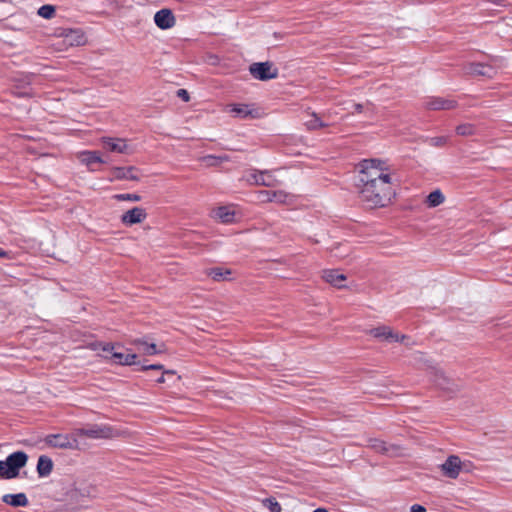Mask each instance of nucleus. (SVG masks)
<instances>
[{"mask_svg":"<svg viewBox=\"0 0 512 512\" xmlns=\"http://www.w3.org/2000/svg\"><path fill=\"white\" fill-rule=\"evenodd\" d=\"M231 271L221 267H215L207 270V275L210 276L214 281H225L229 279Z\"/></svg>","mask_w":512,"mask_h":512,"instance_id":"obj_30","label":"nucleus"},{"mask_svg":"<svg viewBox=\"0 0 512 512\" xmlns=\"http://www.w3.org/2000/svg\"><path fill=\"white\" fill-rule=\"evenodd\" d=\"M177 96L181 98L183 101L188 102L190 100V96L187 90L179 89L177 91Z\"/></svg>","mask_w":512,"mask_h":512,"instance_id":"obj_39","label":"nucleus"},{"mask_svg":"<svg viewBox=\"0 0 512 512\" xmlns=\"http://www.w3.org/2000/svg\"><path fill=\"white\" fill-rule=\"evenodd\" d=\"M28 461V456L23 451H17L10 454L6 460L0 461V477L3 479H12L19 475V470L23 468Z\"/></svg>","mask_w":512,"mask_h":512,"instance_id":"obj_3","label":"nucleus"},{"mask_svg":"<svg viewBox=\"0 0 512 512\" xmlns=\"http://www.w3.org/2000/svg\"><path fill=\"white\" fill-rule=\"evenodd\" d=\"M335 256H336V257H344L345 255H344V254H342V253H337V252H336V253H335Z\"/></svg>","mask_w":512,"mask_h":512,"instance_id":"obj_47","label":"nucleus"},{"mask_svg":"<svg viewBox=\"0 0 512 512\" xmlns=\"http://www.w3.org/2000/svg\"><path fill=\"white\" fill-rule=\"evenodd\" d=\"M445 200L444 195L440 190L431 192L426 199V203L429 207H437L441 205Z\"/></svg>","mask_w":512,"mask_h":512,"instance_id":"obj_32","label":"nucleus"},{"mask_svg":"<svg viewBox=\"0 0 512 512\" xmlns=\"http://www.w3.org/2000/svg\"><path fill=\"white\" fill-rule=\"evenodd\" d=\"M132 344L138 345L142 347V352L145 355H155L159 353H163L165 351L164 345L160 346L159 348L154 343H148L145 340L142 339H135L132 341Z\"/></svg>","mask_w":512,"mask_h":512,"instance_id":"obj_24","label":"nucleus"},{"mask_svg":"<svg viewBox=\"0 0 512 512\" xmlns=\"http://www.w3.org/2000/svg\"><path fill=\"white\" fill-rule=\"evenodd\" d=\"M369 334L374 338L388 342H403L406 339L405 335H400L388 326H379L373 328L369 330Z\"/></svg>","mask_w":512,"mask_h":512,"instance_id":"obj_9","label":"nucleus"},{"mask_svg":"<svg viewBox=\"0 0 512 512\" xmlns=\"http://www.w3.org/2000/svg\"><path fill=\"white\" fill-rule=\"evenodd\" d=\"M164 375H165V374H164V373H162V375H161L159 378H157V379H156V381H157L158 383H164V382H165V377H164Z\"/></svg>","mask_w":512,"mask_h":512,"instance_id":"obj_43","label":"nucleus"},{"mask_svg":"<svg viewBox=\"0 0 512 512\" xmlns=\"http://www.w3.org/2000/svg\"><path fill=\"white\" fill-rule=\"evenodd\" d=\"M313 512H328V511L324 508H318V509L314 510Z\"/></svg>","mask_w":512,"mask_h":512,"instance_id":"obj_46","label":"nucleus"},{"mask_svg":"<svg viewBox=\"0 0 512 512\" xmlns=\"http://www.w3.org/2000/svg\"><path fill=\"white\" fill-rule=\"evenodd\" d=\"M200 161L207 167L219 166L220 164L229 161L228 155H206L200 158Z\"/></svg>","mask_w":512,"mask_h":512,"instance_id":"obj_29","label":"nucleus"},{"mask_svg":"<svg viewBox=\"0 0 512 512\" xmlns=\"http://www.w3.org/2000/svg\"><path fill=\"white\" fill-rule=\"evenodd\" d=\"M102 142L104 144V147L111 152L121 154H131L133 152L130 145H128L126 140L124 139L104 137L102 138Z\"/></svg>","mask_w":512,"mask_h":512,"instance_id":"obj_12","label":"nucleus"},{"mask_svg":"<svg viewBox=\"0 0 512 512\" xmlns=\"http://www.w3.org/2000/svg\"><path fill=\"white\" fill-rule=\"evenodd\" d=\"M7 257V252L4 251L2 248H0V258H5Z\"/></svg>","mask_w":512,"mask_h":512,"instance_id":"obj_44","label":"nucleus"},{"mask_svg":"<svg viewBox=\"0 0 512 512\" xmlns=\"http://www.w3.org/2000/svg\"><path fill=\"white\" fill-rule=\"evenodd\" d=\"M2 501L13 507H25L28 505L27 496L24 493L5 494Z\"/></svg>","mask_w":512,"mask_h":512,"instance_id":"obj_23","label":"nucleus"},{"mask_svg":"<svg viewBox=\"0 0 512 512\" xmlns=\"http://www.w3.org/2000/svg\"><path fill=\"white\" fill-rule=\"evenodd\" d=\"M44 442L51 448L73 450L79 448V441L76 438L75 430L71 434H49L44 438Z\"/></svg>","mask_w":512,"mask_h":512,"instance_id":"obj_5","label":"nucleus"},{"mask_svg":"<svg viewBox=\"0 0 512 512\" xmlns=\"http://www.w3.org/2000/svg\"><path fill=\"white\" fill-rule=\"evenodd\" d=\"M464 70L469 75L486 77H492L494 72L492 67L481 63H469L464 67Z\"/></svg>","mask_w":512,"mask_h":512,"instance_id":"obj_16","label":"nucleus"},{"mask_svg":"<svg viewBox=\"0 0 512 512\" xmlns=\"http://www.w3.org/2000/svg\"><path fill=\"white\" fill-rule=\"evenodd\" d=\"M267 502L269 503L268 507L271 512H281V506L277 501L274 499H267Z\"/></svg>","mask_w":512,"mask_h":512,"instance_id":"obj_36","label":"nucleus"},{"mask_svg":"<svg viewBox=\"0 0 512 512\" xmlns=\"http://www.w3.org/2000/svg\"><path fill=\"white\" fill-rule=\"evenodd\" d=\"M464 463L457 455H450L441 465L440 470L442 474L450 479H456L462 470Z\"/></svg>","mask_w":512,"mask_h":512,"instance_id":"obj_7","label":"nucleus"},{"mask_svg":"<svg viewBox=\"0 0 512 512\" xmlns=\"http://www.w3.org/2000/svg\"><path fill=\"white\" fill-rule=\"evenodd\" d=\"M274 191L264 190L259 193V198L263 202H272L269 198H273L272 194Z\"/></svg>","mask_w":512,"mask_h":512,"instance_id":"obj_37","label":"nucleus"},{"mask_svg":"<svg viewBox=\"0 0 512 512\" xmlns=\"http://www.w3.org/2000/svg\"><path fill=\"white\" fill-rule=\"evenodd\" d=\"M147 218V213L145 209L141 207H134L121 216V222L125 226H132L135 224L142 223Z\"/></svg>","mask_w":512,"mask_h":512,"instance_id":"obj_13","label":"nucleus"},{"mask_svg":"<svg viewBox=\"0 0 512 512\" xmlns=\"http://www.w3.org/2000/svg\"><path fill=\"white\" fill-rule=\"evenodd\" d=\"M58 36L62 37L68 46H81L86 43L85 34L80 29H62Z\"/></svg>","mask_w":512,"mask_h":512,"instance_id":"obj_10","label":"nucleus"},{"mask_svg":"<svg viewBox=\"0 0 512 512\" xmlns=\"http://www.w3.org/2000/svg\"><path fill=\"white\" fill-rule=\"evenodd\" d=\"M431 142L433 145L435 146H443L444 144H446L447 142V138L446 137H435V138H432L431 139Z\"/></svg>","mask_w":512,"mask_h":512,"instance_id":"obj_38","label":"nucleus"},{"mask_svg":"<svg viewBox=\"0 0 512 512\" xmlns=\"http://www.w3.org/2000/svg\"><path fill=\"white\" fill-rule=\"evenodd\" d=\"M163 373L173 375L175 372L173 370H165V371H163Z\"/></svg>","mask_w":512,"mask_h":512,"instance_id":"obj_45","label":"nucleus"},{"mask_svg":"<svg viewBox=\"0 0 512 512\" xmlns=\"http://www.w3.org/2000/svg\"><path fill=\"white\" fill-rule=\"evenodd\" d=\"M411 512H426V508L419 504H414L411 506Z\"/></svg>","mask_w":512,"mask_h":512,"instance_id":"obj_41","label":"nucleus"},{"mask_svg":"<svg viewBox=\"0 0 512 512\" xmlns=\"http://www.w3.org/2000/svg\"><path fill=\"white\" fill-rule=\"evenodd\" d=\"M354 108H355L356 112H361L363 106H362V104H354Z\"/></svg>","mask_w":512,"mask_h":512,"instance_id":"obj_42","label":"nucleus"},{"mask_svg":"<svg viewBox=\"0 0 512 512\" xmlns=\"http://www.w3.org/2000/svg\"><path fill=\"white\" fill-rule=\"evenodd\" d=\"M475 132V126L471 123H463L456 127V133L460 136H472Z\"/></svg>","mask_w":512,"mask_h":512,"instance_id":"obj_33","label":"nucleus"},{"mask_svg":"<svg viewBox=\"0 0 512 512\" xmlns=\"http://www.w3.org/2000/svg\"><path fill=\"white\" fill-rule=\"evenodd\" d=\"M141 369L142 370H149V369H152V370H162L163 369V365H160V364L146 365V366H142Z\"/></svg>","mask_w":512,"mask_h":512,"instance_id":"obj_40","label":"nucleus"},{"mask_svg":"<svg viewBox=\"0 0 512 512\" xmlns=\"http://www.w3.org/2000/svg\"><path fill=\"white\" fill-rule=\"evenodd\" d=\"M112 175L117 180H132L138 181L139 177L136 174V168L130 167H115L112 169Z\"/></svg>","mask_w":512,"mask_h":512,"instance_id":"obj_18","label":"nucleus"},{"mask_svg":"<svg viewBox=\"0 0 512 512\" xmlns=\"http://www.w3.org/2000/svg\"><path fill=\"white\" fill-rule=\"evenodd\" d=\"M434 382L439 388L448 392H456L459 389L458 385L439 370L435 372Z\"/></svg>","mask_w":512,"mask_h":512,"instance_id":"obj_17","label":"nucleus"},{"mask_svg":"<svg viewBox=\"0 0 512 512\" xmlns=\"http://www.w3.org/2000/svg\"><path fill=\"white\" fill-rule=\"evenodd\" d=\"M89 349L99 352V355L105 359H108V353H112L114 345L111 343L93 342L89 344Z\"/></svg>","mask_w":512,"mask_h":512,"instance_id":"obj_28","label":"nucleus"},{"mask_svg":"<svg viewBox=\"0 0 512 512\" xmlns=\"http://www.w3.org/2000/svg\"><path fill=\"white\" fill-rule=\"evenodd\" d=\"M114 199L118 201H131V202H139L141 200V196L138 194H116L113 196Z\"/></svg>","mask_w":512,"mask_h":512,"instance_id":"obj_35","label":"nucleus"},{"mask_svg":"<svg viewBox=\"0 0 512 512\" xmlns=\"http://www.w3.org/2000/svg\"><path fill=\"white\" fill-rule=\"evenodd\" d=\"M249 71L254 78L261 81L274 79L278 75L277 69L269 62L253 63Z\"/></svg>","mask_w":512,"mask_h":512,"instance_id":"obj_6","label":"nucleus"},{"mask_svg":"<svg viewBox=\"0 0 512 512\" xmlns=\"http://www.w3.org/2000/svg\"><path fill=\"white\" fill-rule=\"evenodd\" d=\"M456 105L455 100L447 98H432L427 102V107L431 110H450Z\"/></svg>","mask_w":512,"mask_h":512,"instance_id":"obj_19","label":"nucleus"},{"mask_svg":"<svg viewBox=\"0 0 512 512\" xmlns=\"http://www.w3.org/2000/svg\"><path fill=\"white\" fill-rule=\"evenodd\" d=\"M53 470V462L50 457L41 455L37 462V473L40 477H47Z\"/></svg>","mask_w":512,"mask_h":512,"instance_id":"obj_25","label":"nucleus"},{"mask_svg":"<svg viewBox=\"0 0 512 512\" xmlns=\"http://www.w3.org/2000/svg\"><path fill=\"white\" fill-rule=\"evenodd\" d=\"M74 430L78 440L81 437H87L90 439H109L116 436L115 430L108 425L92 424L87 427L77 428Z\"/></svg>","mask_w":512,"mask_h":512,"instance_id":"obj_4","label":"nucleus"},{"mask_svg":"<svg viewBox=\"0 0 512 512\" xmlns=\"http://www.w3.org/2000/svg\"><path fill=\"white\" fill-rule=\"evenodd\" d=\"M368 446L374 451L388 456H397L401 453L402 450L400 446L386 443L380 439H369Z\"/></svg>","mask_w":512,"mask_h":512,"instance_id":"obj_11","label":"nucleus"},{"mask_svg":"<svg viewBox=\"0 0 512 512\" xmlns=\"http://www.w3.org/2000/svg\"><path fill=\"white\" fill-rule=\"evenodd\" d=\"M77 158L82 164L89 168L95 163H104L100 153L97 151H81L77 153Z\"/></svg>","mask_w":512,"mask_h":512,"instance_id":"obj_21","label":"nucleus"},{"mask_svg":"<svg viewBox=\"0 0 512 512\" xmlns=\"http://www.w3.org/2000/svg\"><path fill=\"white\" fill-rule=\"evenodd\" d=\"M235 209L232 206H219L212 210L211 216L221 223H232L235 219Z\"/></svg>","mask_w":512,"mask_h":512,"instance_id":"obj_15","label":"nucleus"},{"mask_svg":"<svg viewBox=\"0 0 512 512\" xmlns=\"http://www.w3.org/2000/svg\"><path fill=\"white\" fill-rule=\"evenodd\" d=\"M38 15L44 19H51L55 15V7L52 5H43L38 9Z\"/></svg>","mask_w":512,"mask_h":512,"instance_id":"obj_34","label":"nucleus"},{"mask_svg":"<svg viewBox=\"0 0 512 512\" xmlns=\"http://www.w3.org/2000/svg\"><path fill=\"white\" fill-rule=\"evenodd\" d=\"M272 197L273 198H269V200L282 205H291L296 198L295 195L283 190L274 191Z\"/></svg>","mask_w":512,"mask_h":512,"instance_id":"obj_26","label":"nucleus"},{"mask_svg":"<svg viewBox=\"0 0 512 512\" xmlns=\"http://www.w3.org/2000/svg\"><path fill=\"white\" fill-rule=\"evenodd\" d=\"M154 22L158 28L166 30L175 25L176 19L170 9H161L155 13Z\"/></svg>","mask_w":512,"mask_h":512,"instance_id":"obj_14","label":"nucleus"},{"mask_svg":"<svg viewBox=\"0 0 512 512\" xmlns=\"http://www.w3.org/2000/svg\"><path fill=\"white\" fill-rule=\"evenodd\" d=\"M322 277L327 283L337 288L344 287L343 283L346 280V276L337 270H325L323 271Z\"/></svg>","mask_w":512,"mask_h":512,"instance_id":"obj_20","label":"nucleus"},{"mask_svg":"<svg viewBox=\"0 0 512 512\" xmlns=\"http://www.w3.org/2000/svg\"><path fill=\"white\" fill-rule=\"evenodd\" d=\"M360 167L361 200L370 208L387 206L395 195V170L381 159L364 160Z\"/></svg>","mask_w":512,"mask_h":512,"instance_id":"obj_1","label":"nucleus"},{"mask_svg":"<svg viewBox=\"0 0 512 512\" xmlns=\"http://www.w3.org/2000/svg\"><path fill=\"white\" fill-rule=\"evenodd\" d=\"M96 495L97 488L94 485L75 481L67 487L63 500L71 512H76L87 508V500L95 498Z\"/></svg>","mask_w":512,"mask_h":512,"instance_id":"obj_2","label":"nucleus"},{"mask_svg":"<svg viewBox=\"0 0 512 512\" xmlns=\"http://www.w3.org/2000/svg\"><path fill=\"white\" fill-rule=\"evenodd\" d=\"M247 181L255 185H262L267 187H274L279 184V181L275 177L274 172L270 170H254L247 177Z\"/></svg>","mask_w":512,"mask_h":512,"instance_id":"obj_8","label":"nucleus"},{"mask_svg":"<svg viewBox=\"0 0 512 512\" xmlns=\"http://www.w3.org/2000/svg\"><path fill=\"white\" fill-rule=\"evenodd\" d=\"M109 358L114 361L116 364L120 365H133L136 363L137 355L134 353H120V352H114L108 353Z\"/></svg>","mask_w":512,"mask_h":512,"instance_id":"obj_22","label":"nucleus"},{"mask_svg":"<svg viewBox=\"0 0 512 512\" xmlns=\"http://www.w3.org/2000/svg\"><path fill=\"white\" fill-rule=\"evenodd\" d=\"M230 112L234 117L239 118H248V117H255V114L252 109L249 108L246 104H235L230 106Z\"/></svg>","mask_w":512,"mask_h":512,"instance_id":"obj_27","label":"nucleus"},{"mask_svg":"<svg viewBox=\"0 0 512 512\" xmlns=\"http://www.w3.org/2000/svg\"><path fill=\"white\" fill-rule=\"evenodd\" d=\"M310 119L305 122V126L308 130H317L328 126L327 123L323 122L316 113L310 114Z\"/></svg>","mask_w":512,"mask_h":512,"instance_id":"obj_31","label":"nucleus"}]
</instances>
